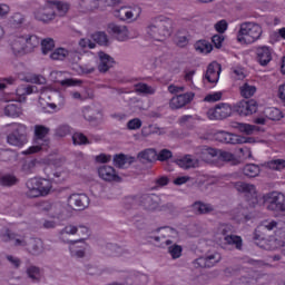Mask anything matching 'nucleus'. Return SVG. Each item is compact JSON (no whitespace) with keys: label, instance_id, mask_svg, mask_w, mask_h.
<instances>
[{"label":"nucleus","instance_id":"f257e3e1","mask_svg":"<svg viewBox=\"0 0 285 285\" xmlns=\"http://www.w3.org/2000/svg\"><path fill=\"white\" fill-rule=\"evenodd\" d=\"M22 23L23 16L21 13L13 14L9 20V27L16 30L9 37V48L16 57L32 52V50L39 48V43H41L39 37L35 35L26 36V33H23V28H21Z\"/></svg>","mask_w":285,"mask_h":285},{"label":"nucleus","instance_id":"f03ea898","mask_svg":"<svg viewBox=\"0 0 285 285\" xmlns=\"http://www.w3.org/2000/svg\"><path fill=\"white\" fill-rule=\"evenodd\" d=\"M55 10L59 17H63V14L70 10V4H68V2H61L57 0L47 1L43 7H40L35 11V17L38 21L48 23V21H52L55 19Z\"/></svg>","mask_w":285,"mask_h":285},{"label":"nucleus","instance_id":"7ed1b4c3","mask_svg":"<svg viewBox=\"0 0 285 285\" xmlns=\"http://www.w3.org/2000/svg\"><path fill=\"white\" fill-rule=\"evenodd\" d=\"M233 226L228 224H223L217 229L216 243L220 248H226V246H235L237 250H242L243 240L240 236L232 235Z\"/></svg>","mask_w":285,"mask_h":285},{"label":"nucleus","instance_id":"20e7f679","mask_svg":"<svg viewBox=\"0 0 285 285\" xmlns=\"http://www.w3.org/2000/svg\"><path fill=\"white\" fill-rule=\"evenodd\" d=\"M262 27L253 22H244L237 33L238 43H255L262 37Z\"/></svg>","mask_w":285,"mask_h":285},{"label":"nucleus","instance_id":"39448f33","mask_svg":"<svg viewBox=\"0 0 285 285\" xmlns=\"http://www.w3.org/2000/svg\"><path fill=\"white\" fill-rule=\"evenodd\" d=\"M171 29L173 20H170V18L164 19V17H159L156 20V24H151L147 28V35L156 41H164L166 37H170Z\"/></svg>","mask_w":285,"mask_h":285},{"label":"nucleus","instance_id":"423d86ee","mask_svg":"<svg viewBox=\"0 0 285 285\" xmlns=\"http://www.w3.org/2000/svg\"><path fill=\"white\" fill-rule=\"evenodd\" d=\"M139 205L144 206L146 210H161V207L159 206V196L157 195H145L141 198L130 196L125 199L126 208H137Z\"/></svg>","mask_w":285,"mask_h":285},{"label":"nucleus","instance_id":"0eeeda50","mask_svg":"<svg viewBox=\"0 0 285 285\" xmlns=\"http://www.w3.org/2000/svg\"><path fill=\"white\" fill-rule=\"evenodd\" d=\"M28 197H46L52 191V180L46 178H31L27 181Z\"/></svg>","mask_w":285,"mask_h":285},{"label":"nucleus","instance_id":"6e6552de","mask_svg":"<svg viewBox=\"0 0 285 285\" xmlns=\"http://www.w3.org/2000/svg\"><path fill=\"white\" fill-rule=\"evenodd\" d=\"M8 132L9 135L7 136V141L10 144V146H17L18 148H21V146L28 144L24 125L13 122L9 125Z\"/></svg>","mask_w":285,"mask_h":285},{"label":"nucleus","instance_id":"1a4fd4ad","mask_svg":"<svg viewBox=\"0 0 285 285\" xmlns=\"http://www.w3.org/2000/svg\"><path fill=\"white\" fill-rule=\"evenodd\" d=\"M49 131L50 129H48V127L37 125L35 127V139L37 145L29 147L28 150L22 151V154L32 155L35 153H39V150H46L49 144L46 139V135H48Z\"/></svg>","mask_w":285,"mask_h":285},{"label":"nucleus","instance_id":"9d476101","mask_svg":"<svg viewBox=\"0 0 285 285\" xmlns=\"http://www.w3.org/2000/svg\"><path fill=\"white\" fill-rule=\"evenodd\" d=\"M267 210L273 213H285V196L279 191L267 193L263 196Z\"/></svg>","mask_w":285,"mask_h":285},{"label":"nucleus","instance_id":"9b49d317","mask_svg":"<svg viewBox=\"0 0 285 285\" xmlns=\"http://www.w3.org/2000/svg\"><path fill=\"white\" fill-rule=\"evenodd\" d=\"M42 164L49 168H55L52 175L57 179L56 181H63L68 177V171L63 169V159L59 158V156L51 155Z\"/></svg>","mask_w":285,"mask_h":285},{"label":"nucleus","instance_id":"f8f14e48","mask_svg":"<svg viewBox=\"0 0 285 285\" xmlns=\"http://www.w3.org/2000/svg\"><path fill=\"white\" fill-rule=\"evenodd\" d=\"M38 91L39 89L37 88V86H21L17 89L16 94L4 96L2 99H0V107H2L3 104L8 101H18L19 104H21V101H26L27 95H32Z\"/></svg>","mask_w":285,"mask_h":285},{"label":"nucleus","instance_id":"ddd939ff","mask_svg":"<svg viewBox=\"0 0 285 285\" xmlns=\"http://www.w3.org/2000/svg\"><path fill=\"white\" fill-rule=\"evenodd\" d=\"M114 14L117 19H120V21H128L130 23L141 17V8L139 6L121 7L120 9H116Z\"/></svg>","mask_w":285,"mask_h":285},{"label":"nucleus","instance_id":"4468645a","mask_svg":"<svg viewBox=\"0 0 285 285\" xmlns=\"http://www.w3.org/2000/svg\"><path fill=\"white\" fill-rule=\"evenodd\" d=\"M234 112L239 115L240 117H248V115H253L257 112V102L255 100H240L233 107Z\"/></svg>","mask_w":285,"mask_h":285},{"label":"nucleus","instance_id":"2eb2a0df","mask_svg":"<svg viewBox=\"0 0 285 285\" xmlns=\"http://www.w3.org/2000/svg\"><path fill=\"white\" fill-rule=\"evenodd\" d=\"M50 79L55 83L62 86V88H72V86H79L81 83V80L66 78V72L63 71H52L50 73Z\"/></svg>","mask_w":285,"mask_h":285},{"label":"nucleus","instance_id":"dca6fc26","mask_svg":"<svg viewBox=\"0 0 285 285\" xmlns=\"http://www.w3.org/2000/svg\"><path fill=\"white\" fill-rule=\"evenodd\" d=\"M75 51H68L66 48H57L50 53V59L55 61H63V59H69L71 63H78L81 60L79 56L76 57Z\"/></svg>","mask_w":285,"mask_h":285},{"label":"nucleus","instance_id":"f3484780","mask_svg":"<svg viewBox=\"0 0 285 285\" xmlns=\"http://www.w3.org/2000/svg\"><path fill=\"white\" fill-rule=\"evenodd\" d=\"M70 206H76L78 210H83L90 205V198L86 194H72L68 199Z\"/></svg>","mask_w":285,"mask_h":285},{"label":"nucleus","instance_id":"a211bd4d","mask_svg":"<svg viewBox=\"0 0 285 285\" xmlns=\"http://www.w3.org/2000/svg\"><path fill=\"white\" fill-rule=\"evenodd\" d=\"M194 97H195V94H193V92H188L185 95H178V96L171 98L169 106L174 110L184 108V106H186V104H190V101H193Z\"/></svg>","mask_w":285,"mask_h":285},{"label":"nucleus","instance_id":"6ab92c4d","mask_svg":"<svg viewBox=\"0 0 285 285\" xmlns=\"http://www.w3.org/2000/svg\"><path fill=\"white\" fill-rule=\"evenodd\" d=\"M98 175L100 179H104L105 181H121V177L117 175V171H115V168L110 166H102L98 169Z\"/></svg>","mask_w":285,"mask_h":285},{"label":"nucleus","instance_id":"aec40b11","mask_svg":"<svg viewBox=\"0 0 285 285\" xmlns=\"http://www.w3.org/2000/svg\"><path fill=\"white\" fill-rule=\"evenodd\" d=\"M256 59L261 66H268L273 60V53L271 52V48L263 46L256 49Z\"/></svg>","mask_w":285,"mask_h":285},{"label":"nucleus","instance_id":"412c9836","mask_svg":"<svg viewBox=\"0 0 285 285\" xmlns=\"http://www.w3.org/2000/svg\"><path fill=\"white\" fill-rule=\"evenodd\" d=\"M232 127L242 132L243 135H254L255 132H261L262 127L256 125H250L246 122H233Z\"/></svg>","mask_w":285,"mask_h":285},{"label":"nucleus","instance_id":"4be33fe9","mask_svg":"<svg viewBox=\"0 0 285 285\" xmlns=\"http://www.w3.org/2000/svg\"><path fill=\"white\" fill-rule=\"evenodd\" d=\"M99 57V65H98V70L99 72H108L110 68H112V65L115 63V59L110 57L108 53L100 51L98 53Z\"/></svg>","mask_w":285,"mask_h":285},{"label":"nucleus","instance_id":"5701e85b","mask_svg":"<svg viewBox=\"0 0 285 285\" xmlns=\"http://www.w3.org/2000/svg\"><path fill=\"white\" fill-rule=\"evenodd\" d=\"M109 30L118 41H128V28L126 26L109 24Z\"/></svg>","mask_w":285,"mask_h":285},{"label":"nucleus","instance_id":"b1692460","mask_svg":"<svg viewBox=\"0 0 285 285\" xmlns=\"http://www.w3.org/2000/svg\"><path fill=\"white\" fill-rule=\"evenodd\" d=\"M86 248H88V246L83 240H76L70 244L69 250L72 257H77L78 259H81V257L86 255Z\"/></svg>","mask_w":285,"mask_h":285},{"label":"nucleus","instance_id":"393cba45","mask_svg":"<svg viewBox=\"0 0 285 285\" xmlns=\"http://www.w3.org/2000/svg\"><path fill=\"white\" fill-rule=\"evenodd\" d=\"M215 157H218L220 161H227L232 166H239L242 161L235 157V155L230 154L229 151H224L222 149H216L215 150Z\"/></svg>","mask_w":285,"mask_h":285},{"label":"nucleus","instance_id":"a878e982","mask_svg":"<svg viewBox=\"0 0 285 285\" xmlns=\"http://www.w3.org/2000/svg\"><path fill=\"white\" fill-rule=\"evenodd\" d=\"M233 109L230 105L220 102L215 106V119H226L230 117Z\"/></svg>","mask_w":285,"mask_h":285},{"label":"nucleus","instance_id":"bb28decb","mask_svg":"<svg viewBox=\"0 0 285 285\" xmlns=\"http://www.w3.org/2000/svg\"><path fill=\"white\" fill-rule=\"evenodd\" d=\"M50 210H51V213H56V215L52 216L53 220L45 222L46 228H55V226H57V224H59V220L63 219V212L61 209V206H51Z\"/></svg>","mask_w":285,"mask_h":285},{"label":"nucleus","instance_id":"cd10ccee","mask_svg":"<svg viewBox=\"0 0 285 285\" xmlns=\"http://www.w3.org/2000/svg\"><path fill=\"white\" fill-rule=\"evenodd\" d=\"M215 140L220 144H237V135H233L228 131H216Z\"/></svg>","mask_w":285,"mask_h":285},{"label":"nucleus","instance_id":"c85d7f7f","mask_svg":"<svg viewBox=\"0 0 285 285\" xmlns=\"http://www.w3.org/2000/svg\"><path fill=\"white\" fill-rule=\"evenodd\" d=\"M176 164L179 168H184L186 170L188 168H197L199 160L194 159L190 155H186L185 157L177 159Z\"/></svg>","mask_w":285,"mask_h":285},{"label":"nucleus","instance_id":"c756f323","mask_svg":"<svg viewBox=\"0 0 285 285\" xmlns=\"http://www.w3.org/2000/svg\"><path fill=\"white\" fill-rule=\"evenodd\" d=\"M234 188H236L238 193H244L245 195H257V188L253 184L237 181L235 183Z\"/></svg>","mask_w":285,"mask_h":285},{"label":"nucleus","instance_id":"7c9ffc66","mask_svg":"<svg viewBox=\"0 0 285 285\" xmlns=\"http://www.w3.org/2000/svg\"><path fill=\"white\" fill-rule=\"evenodd\" d=\"M134 161L135 157L126 156L124 154L114 157V165L117 166V168H126V166H130Z\"/></svg>","mask_w":285,"mask_h":285},{"label":"nucleus","instance_id":"2f4dec72","mask_svg":"<svg viewBox=\"0 0 285 285\" xmlns=\"http://www.w3.org/2000/svg\"><path fill=\"white\" fill-rule=\"evenodd\" d=\"M259 173H262V169L258 167V165L247 164L243 167V175L249 179L259 177Z\"/></svg>","mask_w":285,"mask_h":285},{"label":"nucleus","instance_id":"473e14b6","mask_svg":"<svg viewBox=\"0 0 285 285\" xmlns=\"http://www.w3.org/2000/svg\"><path fill=\"white\" fill-rule=\"evenodd\" d=\"M78 46H79L78 47L79 49L77 51H73V53H76V57L81 58L82 52H86V50L95 49L96 45H95V42L90 41V39L82 38V39H80Z\"/></svg>","mask_w":285,"mask_h":285},{"label":"nucleus","instance_id":"72a5a7b5","mask_svg":"<svg viewBox=\"0 0 285 285\" xmlns=\"http://www.w3.org/2000/svg\"><path fill=\"white\" fill-rule=\"evenodd\" d=\"M19 79L27 81L28 83H37L38 86H43L46 83V78L43 76L27 73L26 76H19Z\"/></svg>","mask_w":285,"mask_h":285},{"label":"nucleus","instance_id":"f704fd0d","mask_svg":"<svg viewBox=\"0 0 285 285\" xmlns=\"http://www.w3.org/2000/svg\"><path fill=\"white\" fill-rule=\"evenodd\" d=\"M195 50L197 52H200V55H208V53L213 52V45H210V42H208L206 40H198L195 43Z\"/></svg>","mask_w":285,"mask_h":285},{"label":"nucleus","instance_id":"c9c22d12","mask_svg":"<svg viewBox=\"0 0 285 285\" xmlns=\"http://www.w3.org/2000/svg\"><path fill=\"white\" fill-rule=\"evenodd\" d=\"M196 268H212V266H215V257H200L195 261Z\"/></svg>","mask_w":285,"mask_h":285},{"label":"nucleus","instance_id":"e433bc0d","mask_svg":"<svg viewBox=\"0 0 285 285\" xmlns=\"http://www.w3.org/2000/svg\"><path fill=\"white\" fill-rule=\"evenodd\" d=\"M191 209L196 215H204L206 213H210V210H213V206H210L209 204H204L202 202H196L191 206Z\"/></svg>","mask_w":285,"mask_h":285},{"label":"nucleus","instance_id":"4c0bfd02","mask_svg":"<svg viewBox=\"0 0 285 285\" xmlns=\"http://www.w3.org/2000/svg\"><path fill=\"white\" fill-rule=\"evenodd\" d=\"M140 161H157V151L155 149H146L138 154Z\"/></svg>","mask_w":285,"mask_h":285},{"label":"nucleus","instance_id":"58836bf2","mask_svg":"<svg viewBox=\"0 0 285 285\" xmlns=\"http://www.w3.org/2000/svg\"><path fill=\"white\" fill-rule=\"evenodd\" d=\"M7 117H19L21 115V106L19 104H10L4 108Z\"/></svg>","mask_w":285,"mask_h":285},{"label":"nucleus","instance_id":"ea45409f","mask_svg":"<svg viewBox=\"0 0 285 285\" xmlns=\"http://www.w3.org/2000/svg\"><path fill=\"white\" fill-rule=\"evenodd\" d=\"M108 6H117V0H94L91 2V10H104Z\"/></svg>","mask_w":285,"mask_h":285},{"label":"nucleus","instance_id":"a19ab883","mask_svg":"<svg viewBox=\"0 0 285 285\" xmlns=\"http://www.w3.org/2000/svg\"><path fill=\"white\" fill-rule=\"evenodd\" d=\"M255 92H257V88L255 86L248 85L247 82H245L240 87V95L245 99H250V97H253V95H255Z\"/></svg>","mask_w":285,"mask_h":285},{"label":"nucleus","instance_id":"79ce46f5","mask_svg":"<svg viewBox=\"0 0 285 285\" xmlns=\"http://www.w3.org/2000/svg\"><path fill=\"white\" fill-rule=\"evenodd\" d=\"M265 112H266L267 119H271V121H279V119L284 117L282 115V110L273 107L267 108Z\"/></svg>","mask_w":285,"mask_h":285},{"label":"nucleus","instance_id":"37998d69","mask_svg":"<svg viewBox=\"0 0 285 285\" xmlns=\"http://www.w3.org/2000/svg\"><path fill=\"white\" fill-rule=\"evenodd\" d=\"M91 38L94 41H96V43H99V46H108V36L105 32H96L91 36Z\"/></svg>","mask_w":285,"mask_h":285},{"label":"nucleus","instance_id":"c03bdc74","mask_svg":"<svg viewBox=\"0 0 285 285\" xmlns=\"http://www.w3.org/2000/svg\"><path fill=\"white\" fill-rule=\"evenodd\" d=\"M274 228H277V222L276 220H264L261 226H258V229L256 233H262V230H273Z\"/></svg>","mask_w":285,"mask_h":285},{"label":"nucleus","instance_id":"a18cd8bd","mask_svg":"<svg viewBox=\"0 0 285 285\" xmlns=\"http://www.w3.org/2000/svg\"><path fill=\"white\" fill-rule=\"evenodd\" d=\"M183 248L179 245H171L168 247V253L173 259H179L181 257Z\"/></svg>","mask_w":285,"mask_h":285},{"label":"nucleus","instance_id":"49530a36","mask_svg":"<svg viewBox=\"0 0 285 285\" xmlns=\"http://www.w3.org/2000/svg\"><path fill=\"white\" fill-rule=\"evenodd\" d=\"M271 170H284L285 168V160L284 159H275L267 164Z\"/></svg>","mask_w":285,"mask_h":285},{"label":"nucleus","instance_id":"de8ad7c7","mask_svg":"<svg viewBox=\"0 0 285 285\" xmlns=\"http://www.w3.org/2000/svg\"><path fill=\"white\" fill-rule=\"evenodd\" d=\"M136 92H141L142 95H153L155 89L153 87H148L146 83H137L135 85Z\"/></svg>","mask_w":285,"mask_h":285},{"label":"nucleus","instance_id":"09e8293b","mask_svg":"<svg viewBox=\"0 0 285 285\" xmlns=\"http://www.w3.org/2000/svg\"><path fill=\"white\" fill-rule=\"evenodd\" d=\"M42 53L48 55L52 48H55V40L47 38L41 41Z\"/></svg>","mask_w":285,"mask_h":285},{"label":"nucleus","instance_id":"8fccbe9b","mask_svg":"<svg viewBox=\"0 0 285 285\" xmlns=\"http://www.w3.org/2000/svg\"><path fill=\"white\" fill-rule=\"evenodd\" d=\"M72 141L75 146H83V144H88V138L81 132H76L72 135Z\"/></svg>","mask_w":285,"mask_h":285},{"label":"nucleus","instance_id":"3c124183","mask_svg":"<svg viewBox=\"0 0 285 285\" xmlns=\"http://www.w3.org/2000/svg\"><path fill=\"white\" fill-rule=\"evenodd\" d=\"M1 186H14L17 184V177L12 175H4L0 178Z\"/></svg>","mask_w":285,"mask_h":285},{"label":"nucleus","instance_id":"603ef678","mask_svg":"<svg viewBox=\"0 0 285 285\" xmlns=\"http://www.w3.org/2000/svg\"><path fill=\"white\" fill-rule=\"evenodd\" d=\"M205 81L208 83H215V65L210 63L205 75Z\"/></svg>","mask_w":285,"mask_h":285},{"label":"nucleus","instance_id":"864d4df0","mask_svg":"<svg viewBox=\"0 0 285 285\" xmlns=\"http://www.w3.org/2000/svg\"><path fill=\"white\" fill-rule=\"evenodd\" d=\"M215 30L218 32V35H224L228 30V21L220 20L215 24Z\"/></svg>","mask_w":285,"mask_h":285},{"label":"nucleus","instance_id":"5fc2aeb1","mask_svg":"<svg viewBox=\"0 0 285 285\" xmlns=\"http://www.w3.org/2000/svg\"><path fill=\"white\" fill-rule=\"evenodd\" d=\"M161 237H175L177 232L170 227H161L159 229Z\"/></svg>","mask_w":285,"mask_h":285},{"label":"nucleus","instance_id":"6e6d98bb","mask_svg":"<svg viewBox=\"0 0 285 285\" xmlns=\"http://www.w3.org/2000/svg\"><path fill=\"white\" fill-rule=\"evenodd\" d=\"M127 127L129 130H139V128H141V120L134 118L128 121Z\"/></svg>","mask_w":285,"mask_h":285},{"label":"nucleus","instance_id":"4d7b16f0","mask_svg":"<svg viewBox=\"0 0 285 285\" xmlns=\"http://www.w3.org/2000/svg\"><path fill=\"white\" fill-rule=\"evenodd\" d=\"M170 157H173V151L168 149H163L157 155L158 161H166V159H170Z\"/></svg>","mask_w":285,"mask_h":285},{"label":"nucleus","instance_id":"13d9d810","mask_svg":"<svg viewBox=\"0 0 285 285\" xmlns=\"http://www.w3.org/2000/svg\"><path fill=\"white\" fill-rule=\"evenodd\" d=\"M27 274L31 279H39L41 276V273L39 272V268L31 266L27 269Z\"/></svg>","mask_w":285,"mask_h":285},{"label":"nucleus","instance_id":"bf43d9fd","mask_svg":"<svg viewBox=\"0 0 285 285\" xmlns=\"http://www.w3.org/2000/svg\"><path fill=\"white\" fill-rule=\"evenodd\" d=\"M175 43L179 48H186V46H188V38H186V36L178 35L175 38Z\"/></svg>","mask_w":285,"mask_h":285},{"label":"nucleus","instance_id":"052dcab7","mask_svg":"<svg viewBox=\"0 0 285 285\" xmlns=\"http://www.w3.org/2000/svg\"><path fill=\"white\" fill-rule=\"evenodd\" d=\"M29 246H32V252L37 253V250H41V248H43V243L41 239L36 238L30 240Z\"/></svg>","mask_w":285,"mask_h":285},{"label":"nucleus","instance_id":"680f3d73","mask_svg":"<svg viewBox=\"0 0 285 285\" xmlns=\"http://www.w3.org/2000/svg\"><path fill=\"white\" fill-rule=\"evenodd\" d=\"M39 164V161L37 160H31L29 163H26L22 167V170L27 174L32 173V170H35V166H37Z\"/></svg>","mask_w":285,"mask_h":285},{"label":"nucleus","instance_id":"e2e57ef3","mask_svg":"<svg viewBox=\"0 0 285 285\" xmlns=\"http://www.w3.org/2000/svg\"><path fill=\"white\" fill-rule=\"evenodd\" d=\"M112 159V157L110 155H106V154H100L98 156H96L95 160L98 164H108V161H110Z\"/></svg>","mask_w":285,"mask_h":285},{"label":"nucleus","instance_id":"0e129e2a","mask_svg":"<svg viewBox=\"0 0 285 285\" xmlns=\"http://www.w3.org/2000/svg\"><path fill=\"white\" fill-rule=\"evenodd\" d=\"M257 140L255 137H242L237 136V142L236 144H255Z\"/></svg>","mask_w":285,"mask_h":285},{"label":"nucleus","instance_id":"69168bd1","mask_svg":"<svg viewBox=\"0 0 285 285\" xmlns=\"http://www.w3.org/2000/svg\"><path fill=\"white\" fill-rule=\"evenodd\" d=\"M70 132V127L67 125H63L57 129L58 137H66Z\"/></svg>","mask_w":285,"mask_h":285},{"label":"nucleus","instance_id":"338daca9","mask_svg":"<svg viewBox=\"0 0 285 285\" xmlns=\"http://www.w3.org/2000/svg\"><path fill=\"white\" fill-rule=\"evenodd\" d=\"M215 48H217L218 50L222 48V43H224V41H226V36H224L223 33L220 35H215Z\"/></svg>","mask_w":285,"mask_h":285},{"label":"nucleus","instance_id":"774afa93","mask_svg":"<svg viewBox=\"0 0 285 285\" xmlns=\"http://www.w3.org/2000/svg\"><path fill=\"white\" fill-rule=\"evenodd\" d=\"M203 159H205L206 161H208V159L215 157V149L213 148H207L203 151Z\"/></svg>","mask_w":285,"mask_h":285}]
</instances>
